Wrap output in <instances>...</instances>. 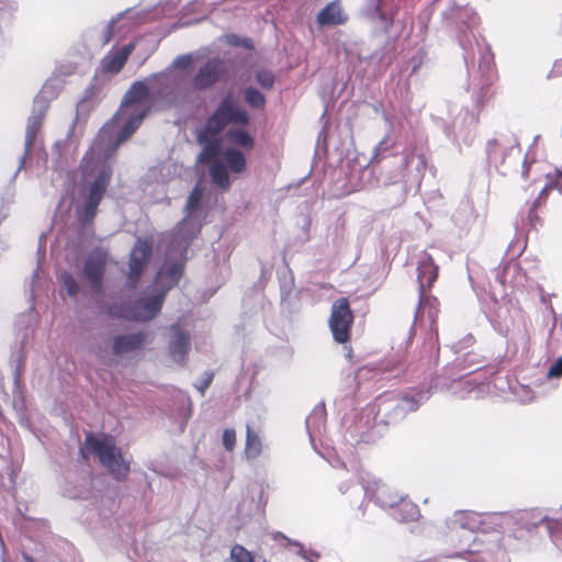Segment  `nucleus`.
<instances>
[{
	"mask_svg": "<svg viewBox=\"0 0 562 562\" xmlns=\"http://www.w3.org/2000/svg\"><path fill=\"white\" fill-rule=\"evenodd\" d=\"M108 261V251L101 247H95L89 252L83 263V277L88 281L90 288L98 293L103 289Z\"/></svg>",
	"mask_w": 562,
	"mask_h": 562,
	"instance_id": "8",
	"label": "nucleus"
},
{
	"mask_svg": "<svg viewBox=\"0 0 562 562\" xmlns=\"http://www.w3.org/2000/svg\"><path fill=\"white\" fill-rule=\"evenodd\" d=\"M439 268L430 255H425L417 266V279L419 282V292H422V303H436L437 297L426 295V290L430 289L438 278Z\"/></svg>",
	"mask_w": 562,
	"mask_h": 562,
	"instance_id": "11",
	"label": "nucleus"
},
{
	"mask_svg": "<svg viewBox=\"0 0 562 562\" xmlns=\"http://www.w3.org/2000/svg\"><path fill=\"white\" fill-rule=\"evenodd\" d=\"M171 330L170 353L176 361L183 363L190 350L189 334L178 325L172 326Z\"/></svg>",
	"mask_w": 562,
	"mask_h": 562,
	"instance_id": "18",
	"label": "nucleus"
},
{
	"mask_svg": "<svg viewBox=\"0 0 562 562\" xmlns=\"http://www.w3.org/2000/svg\"><path fill=\"white\" fill-rule=\"evenodd\" d=\"M428 307L429 310V315L430 317H436L438 312H439V302L437 301V304L436 303H422V292H419V308H426Z\"/></svg>",
	"mask_w": 562,
	"mask_h": 562,
	"instance_id": "34",
	"label": "nucleus"
},
{
	"mask_svg": "<svg viewBox=\"0 0 562 562\" xmlns=\"http://www.w3.org/2000/svg\"><path fill=\"white\" fill-rule=\"evenodd\" d=\"M250 122L247 111L238 106L231 93L226 94L220 102L214 113L206 120L203 130L199 133V143H203L211 137H215L228 124L246 126Z\"/></svg>",
	"mask_w": 562,
	"mask_h": 562,
	"instance_id": "5",
	"label": "nucleus"
},
{
	"mask_svg": "<svg viewBox=\"0 0 562 562\" xmlns=\"http://www.w3.org/2000/svg\"><path fill=\"white\" fill-rule=\"evenodd\" d=\"M496 144H497L496 139H493V140L490 142V146L496 145Z\"/></svg>",
	"mask_w": 562,
	"mask_h": 562,
	"instance_id": "46",
	"label": "nucleus"
},
{
	"mask_svg": "<svg viewBox=\"0 0 562 562\" xmlns=\"http://www.w3.org/2000/svg\"><path fill=\"white\" fill-rule=\"evenodd\" d=\"M151 252V244L148 240H137L132 249L128 260V284L132 289L136 288L145 268L148 265Z\"/></svg>",
	"mask_w": 562,
	"mask_h": 562,
	"instance_id": "10",
	"label": "nucleus"
},
{
	"mask_svg": "<svg viewBox=\"0 0 562 562\" xmlns=\"http://www.w3.org/2000/svg\"><path fill=\"white\" fill-rule=\"evenodd\" d=\"M147 340L145 331L119 335L113 338V352L117 356L140 349Z\"/></svg>",
	"mask_w": 562,
	"mask_h": 562,
	"instance_id": "16",
	"label": "nucleus"
},
{
	"mask_svg": "<svg viewBox=\"0 0 562 562\" xmlns=\"http://www.w3.org/2000/svg\"><path fill=\"white\" fill-rule=\"evenodd\" d=\"M210 177L212 182L223 190H227L231 186L227 168L221 161H213L210 166Z\"/></svg>",
	"mask_w": 562,
	"mask_h": 562,
	"instance_id": "22",
	"label": "nucleus"
},
{
	"mask_svg": "<svg viewBox=\"0 0 562 562\" xmlns=\"http://www.w3.org/2000/svg\"><path fill=\"white\" fill-rule=\"evenodd\" d=\"M376 10H378V12H379V14H380L381 20H383V21H384V24H385V25H389V24H391V23H392V19H391V18H386V16L382 13V11H381V9H380V5H378V7H376Z\"/></svg>",
	"mask_w": 562,
	"mask_h": 562,
	"instance_id": "40",
	"label": "nucleus"
},
{
	"mask_svg": "<svg viewBox=\"0 0 562 562\" xmlns=\"http://www.w3.org/2000/svg\"><path fill=\"white\" fill-rule=\"evenodd\" d=\"M401 401L396 395L383 394L378 397L376 416L382 419L385 425L396 423L405 417Z\"/></svg>",
	"mask_w": 562,
	"mask_h": 562,
	"instance_id": "14",
	"label": "nucleus"
},
{
	"mask_svg": "<svg viewBox=\"0 0 562 562\" xmlns=\"http://www.w3.org/2000/svg\"><path fill=\"white\" fill-rule=\"evenodd\" d=\"M227 138L237 146H240L245 149H252L255 146L254 137L241 128H231L227 132Z\"/></svg>",
	"mask_w": 562,
	"mask_h": 562,
	"instance_id": "26",
	"label": "nucleus"
},
{
	"mask_svg": "<svg viewBox=\"0 0 562 562\" xmlns=\"http://www.w3.org/2000/svg\"><path fill=\"white\" fill-rule=\"evenodd\" d=\"M24 560H25V562H35V560L27 554H24Z\"/></svg>",
	"mask_w": 562,
	"mask_h": 562,
	"instance_id": "41",
	"label": "nucleus"
},
{
	"mask_svg": "<svg viewBox=\"0 0 562 562\" xmlns=\"http://www.w3.org/2000/svg\"><path fill=\"white\" fill-rule=\"evenodd\" d=\"M544 520H547V517H539L538 518V522H541V521H544Z\"/></svg>",
	"mask_w": 562,
	"mask_h": 562,
	"instance_id": "45",
	"label": "nucleus"
},
{
	"mask_svg": "<svg viewBox=\"0 0 562 562\" xmlns=\"http://www.w3.org/2000/svg\"><path fill=\"white\" fill-rule=\"evenodd\" d=\"M179 2L180 0H165L164 3H159L153 10L127 9L109 22L105 35H126L142 24L168 15L176 10Z\"/></svg>",
	"mask_w": 562,
	"mask_h": 562,
	"instance_id": "4",
	"label": "nucleus"
},
{
	"mask_svg": "<svg viewBox=\"0 0 562 562\" xmlns=\"http://www.w3.org/2000/svg\"><path fill=\"white\" fill-rule=\"evenodd\" d=\"M166 300V291L153 288V291L134 303L123 304L120 307L112 306L110 314L130 321L147 322L157 316Z\"/></svg>",
	"mask_w": 562,
	"mask_h": 562,
	"instance_id": "6",
	"label": "nucleus"
},
{
	"mask_svg": "<svg viewBox=\"0 0 562 562\" xmlns=\"http://www.w3.org/2000/svg\"><path fill=\"white\" fill-rule=\"evenodd\" d=\"M256 79L263 89H271L276 81L274 75L266 69L257 71Z\"/></svg>",
	"mask_w": 562,
	"mask_h": 562,
	"instance_id": "31",
	"label": "nucleus"
},
{
	"mask_svg": "<svg viewBox=\"0 0 562 562\" xmlns=\"http://www.w3.org/2000/svg\"><path fill=\"white\" fill-rule=\"evenodd\" d=\"M261 439L257 432H255L250 426L246 429V442H245V456L247 459H256L261 453Z\"/></svg>",
	"mask_w": 562,
	"mask_h": 562,
	"instance_id": "25",
	"label": "nucleus"
},
{
	"mask_svg": "<svg viewBox=\"0 0 562 562\" xmlns=\"http://www.w3.org/2000/svg\"><path fill=\"white\" fill-rule=\"evenodd\" d=\"M50 88H52V85L47 82V83L44 86V88H43V92H47V91H48V89H50Z\"/></svg>",
	"mask_w": 562,
	"mask_h": 562,
	"instance_id": "43",
	"label": "nucleus"
},
{
	"mask_svg": "<svg viewBox=\"0 0 562 562\" xmlns=\"http://www.w3.org/2000/svg\"><path fill=\"white\" fill-rule=\"evenodd\" d=\"M353 321L355 316L349 300L347 297H339L334 301L328 325L336 342L346 344L350 340Z\"/></svg>",
	"mask_w": 562,
	"mask_h": 562,
	"instance_id": "7",
	"label": "nucleus"
},
{
	"mask_svg": "<svg viewBox=\"0 0 562 562\" xmlns=\"http://www.w3.org/2000/svg\"><path fill=\"white\" fill-rule=\"evenodd\" d=\"M375 497L384 507L397 506L396 512L403 520H415L419 516V509L416 505L404 501L398 502L400 497L396 494H392L385 486L376 490Z\"/></svg>",
	"mask_w": 562,
	"mask_h": 562,
	"instance_id": "12",
	"label": "nucleus"
},
{
	"mask_svg": "<svg viewBox=\"0 0 562 562\" xmlns=\"http://www.w3.org/2000/svg\"><path fill=\"white\" fill-rule=\"evenodd\" d=\"M112 178V168L109 165L102 166L98 176L87 188V193L82 194L83 201L76 207V217L81 234L85 232L94 234L93 222L98 214V209L103 200Z\"/></svg>",
	"mask_w": 562,
	"mask_h": 562,
	"instance_id": "3",
	"label": "nucleus"
},
{
	"mask_svg": "<svg viewBox=\"0 0 562 562\" xmlns=\"http://www.w3.org/2000/svg\"><path fill=\"white\" fill-rule=\"evenodd\" d=\"M549 378H560L562 376V357H560L549 369L548 371Z\"/></svg>",
	"mask_w": 562,
	"mask_h": 562,
	"instance_id": "35",
	"label": "nucleus"
},
{
	"mask_svg": "<svg viewBox=\"0 0 562 562\" xmlns=\"http://www.w3.org/2000/svg\"><path fill=\"white\" fill-rule=\"evenodd\" d=\"M83 162H86V164L88 162V158H87V156H86V157H83Z\"/></svg>",
	"mask_w": 562,
	"mask_h": 562,
	"instance_id": "47",
	"label": "nucleus"
},
{
	"mask_svg": "<svg viewBox=\"0 0 562 562\" xmlns=\"http://www.w3.org/2000/svg\"><path fill=\"white\" fill-rule=\"evenodd\" d=\"M385 143H386V138H384L383 140L380 142L379 147L382 148Z\"/></svg>",
	"mask_w": 562,
	"mask_h": 562,
	"instance_id": "44",
	"label": "nucleus"
},
{
	"mask_svg": "<svg viewBox=\"0 0 562 562\" xmlns=\"http://www.w3.org/2000/svg\"><path fill=\"white\" fill-rule=\"evenodd\" d=\"M223 158L229 168V170L234 173H241L247 168V161L244 154L236 148L228 147L223 153Z\"/></svg>",
	"mask_w": 562,
	"mask_h": 562,
	"instance_id": "21",
	"label": "nucleus"
},
{
	"mask_svg": "<svg viewBox=\"0 0 562 562\" xmlns=\"http://www.w3.org/2000/svg\"><path fill=\"white\" fill-rule=\"evenodd\" d=\"M193 59L191 55H183L175 59L173 66L177 68L187 69L191 66Z\"/></svg>",
	"mask_w": 562,
	"mask_h": 562,
	"instance_id": "36",
	"label": "nucleus"
},
{
	"mask_svg": "<svg viewBox=\"0 0 562 562\" xmlns=\"http://www.w3.org/2000/svg\"><path fill=\"white\" fill-rule=\"evenodd\" d=\"M134 48V44H128L120 48L119 50L108 55L103 59V69L108 72L117 74L124 67L127 61L130 54Z\"/></svg>",
	"mask_w": 562,
	"mask_h": 562,
	"instance_id": "20",
	"label": "nucleus"
},
{
	"mask_svg": "<svg viewBox=\"0 0 562 562\" xmlns=\"http://www.w3.org/2000/svg\"><path fill=\"white\" fill-rule=\"evenodd\" d=\"M225 72L226 68L223 60L210 59L194 76L193 86L199 90L206 89L220 81Z\"/></svg>",
	"mask_w": 562,
	"mask_h": 562,
	"instance_id": "13",
	"label": "nucleus"
},
{
	"mask_svg": "<svg viewBox=\"0 0 562 562\" xmlns=\"http://www.w3.org/2000/svg\"><path fill=\"white\" fill-rule=\"evenodd\" d=\"M552 190H558L562 193V167L544 176L543 186L533 201V209H538L544 204Z\"/></svg>",
	"mask_w": 562,
	"mask_h": 562,
	"instance_id": "19",
	"label": "nucleus"
},
{
	"mask_svg": "<svg viewBox=\"0 0 562 562\" xmlns=\"http://www.w3.org/2000/svg\"><path fill=\"white\" fill-rule=\"evenodd\" d=\"M148 88L143 82H135L125 95L124 103L114 116V121H124L116 137V146L127 140L140 126L148 113Z\"/></svg>",
	"mask_w": 562,
	"mask_h": 562,
	"instance_id": "2",
	"label": "nucleus"
},
{
	"mask_svg": "<svg viewBox=\"0 0 562 562\" xmlns=\"http://www.w3.org/2000/svg\"><path fill=\"white\" fill-rule=\"evenodd\" d=\"M202 20V18H194V19H188L186 16H182L177 23L172 24L170 31H176L177 26H188L192 23H198Z\"/></svg>",
	"mask_w": 562,
	"mask_h": 562,
	"instance_id": "37",
	"label": "nucleus"
},
{
	"mask_svg": "<svg viewBox=\"0 0 562 562\" xmlns=\"http://www.w3.org/2000/svg\"><path fill=\"white\" fill-rule=\"evenodd\" d=\"M483 516L471 510H457L446 521L448 536L451 539L463 537V532L483 530Z\"/></svg>",
	"mask_w": 562,
	"mask_h": 562,
	"instance_id": "9",
	"label": "nucleus"
},
{
	"mask_svg": "<svg viewBox=\"0 0 562 562\" xmlns=\"http://www.w3.org/2000/svg\"><path fill=\"white\" fill-rule=\"evenodd\" d=\"M231 558L234 562H255L254 554L241 544H235L232 547Z\"/></svg>",
	"mask_w": 562,
	"mask_h": 562,
	"instance_id": "30",
	"label": "nucleus"
},
{
	"mask_svg": "<svg viewBox=\"0 0 562 562\" xmlns=\"http://www.w3.org/2000/svg\"><path fill=\"white\" fill-rule=\"evenodd\" d=\"M526 516H532V513L526 512Z\"/></svg>",
	"mask_w": 562,
	"mask_h": 562,
	"instance_id": "48",
	"label": "nucleus"
},
{
	"mask_svg": "<svg viewBox=\"0 0 562 562\" xmlns=\"http://www.w3.org/2000/svg\"><path fill=\"white\" fill-rule=\"evenodd\" d=\"M80 456L85 460H88L90 456H95L99 462L117 481H124L131 471L130 462L124 460L121 449L116 446L115 438L109 434H87L80 448Z\"/></svg>",
	"mask_w": 562,
	"mask_h": 562,
	"instance_id": "1",
	"label": "nucleus"
},
{
	"mask_svg": "<svg viewBox=\"0 0 562 562\" xmlns=\"http://www.w3.org/2000/svg\"><path fill=\"white\" fill-rule=\"evenodd\" d=\"M202 196H203V193H202V190L198 187H195L189 198H188V201H187V211L188 212H193L195 211L196 209H199L200 204H201V201H202Z\"/></svg>",
	"mask_w": 562,
	"mask_h": 562,
	"instance_id": "32",
	"label": "nucleus"
},
{
	"mask_svg": "<svg viewBox=\"0 0 562 562\" xmlns=\"http://www.w3.org/2000/svg\"><path fill=\"white\" fill-rule=\"evenodd\" d=\"M204 145L202 151L200 153L199 160L201 162L213 164V161H218L216 159L220 153L218 143L215 140V137H211L209 135V139L202 143Z\"/></svg>",
	"mask_w": 562,
	"mask_h": 562,
	"instance_id": "27",
	"label": "nucleus"
},
{
	"mask_svg": "<svg viewBox=\"0 0 562 562\" xmlns=\"http://www.w3.org/2000/svg\"><path fill=\"white\" fill-rule=\"evenodd\" d=\"M213 379H214V373L212 371L206 372V376L203 380L202 384L200 386H198V390L200 391V393L202 395L205 393L206 389L210 387V385L213 382Z\"/></svg>",
	"mask_w": 562,
	"mask_h": 562,
	"instance_id": "38",
	"label": "nucleus"
},
{
	"mask_svg": "<svg viewBox=\"0 0 562 562\" xmlns=\"http://www.w3.org/2000/svg\"><path fill=\"white\" fill-rule=\"evenodd\" d=\"M59 280L69 296L75 297L78 295L80 286L71 273L64 271Z\"/></svg>",
	"mask_w": 562,
	"mask_h": 562,
	"instance_id": "29",
	"label": "nucleus"
},
{
	"mask_svg": "<svg viewBox=\"0 0 562 562\" xmlns=\"http://www.w3.org/2000/svg\"><path fill=\"white\" fill-rule=\"evenodd\" d=\"M181 274V265L172 263L164 267L158 271L151 288H157L159 291H166L167 294L170 289L178 284Z\"/></svg>",
	"mask_w": 562,
	"mask_h": 562,
	"instance_id": "17",
	"label": "nucleus"
},
{
	"mask_svg": "<svg viewBox=\"0 0 562 562\" xmlns=\"http://www.w3.org/2000/svg\"><path fill=\"white\" fill-rule=\"evenodd\" d=\"M428 398V394L425 391H417L415 394H404L402 396H397V401H401L400 404L404 411L405 416L408 413L416 412L420 404Z\"/></svg>",
	"mask_w": 562,
	"mask_h": 562,
	"instance_id": "23",
	"label": "nucleus"
},
{
	"mask_svg": "<svg viewBox=\"0 0 562 562\" xmlns=\"http://www.w3.org/2000/svg\"><path fill=\"white\" fill-rule=\"evenodd\" d=\"M45 117V111L34 114L30 117L29 124L26 127V134H25V147L26 149H30L33 144L35 143V139L37 137V134L40 133L43 121Z\"/></svg>",
	"mask_w": 562,
	"mask_h": 562,
	"instance_id": "24",
	"label": "nucleus"
},
{
	"mask_svg": "<svg viewBox=\"0 0 562 562\" xmlns=\"http://www.w3.org/2000/svg\"><path fill=\"white\" fill-rule=\"evenodd\" d=\"M348 21V14L345 11L340 0H334L323 8L316 18L319 26H337Z\"/></svg>",
	"mask_w": 562,
	"mask_h": 562,
	"instance_id": "15",
	"label": "nucleus"
},
{
	"mask_svg": "<svg viewBox=\"0 0 562 562\" xmlns=\"http://www.w3.org/2000/svg\"><path fill=\"white\" fill-rule=\"evenodd\" d=\"M528 220L532 226H536L541 222V218L537 214V209H533V204L531 205L528 214Z\"/></svg>",
	"mask_w": 562,
	"mask_h": 562,
	"instance_id": "39",
	"label": "nucleus"
},
{
	"mask_svg": "<svg viewBox=\"0 0 562 562\" xmlns=\"http://www.w3.org/2000/svg\"><path fill=\"white\" fill-rule=\"evenodd\" d=\"M244 99L254 109H263L266 105L265 95L255 88H246L244 90Z\"/></svg>",
	"mask_w": 562,
	"mask_h": 562,
	"instance_id": "28",
	"label": "nucleus"
},
{
	"mask_svg": "<svg viewBox=\"0 0 562 562\" xmlns=\"http://www.w3.org/2000/svg\"><path fill=\"white\" fill-rule=\"evenodd\" d=\"M236 445V432L232 428H226L223 431V446L227 451H233Z\"/></svg>",
	"mask_w": 562,
	"mask_h": 562,
	"instance_id": "33",
	"label": "nucleus"
},
{
	"mask_svg": "<svg viewBox=\"0 0 562 562\" xmlns=\"http://www.w3.org/2000/svg\"><path fill=\"white\" fill-rule=\"evenodd\" d=\"M231 38H232V41H231V43H232V44H234V45H237V44H238V42H239V41H238V40H239V37L234 36V37H231Z\"/></svg>",
	"mask_w": 562,
	"mask_h": 562,
	"instance_id": "42",
	"label": "nucleus"
}]
</instances>
